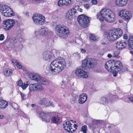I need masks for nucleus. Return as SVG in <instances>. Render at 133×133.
I'll list each match as a JSON object with an SVG mask.
<instances>
[{
	"label": "nucleus",
	"mask_w": 133,
	"mask_h": 133,
	"mask_svg": "<svg viewBox=\"0 0 133 133\" xmlns=\"http://www.w3.org/2000/svg\"><path fill=\"white\" fill-rule=\"evenodd\" d=\"M115 71H117V72L120 71L122 69V63L120 61H117L114 62V68Z\"/></svg>",
	"instance_id": "19"
},
{
	"label": "nucleus",
	"mask_w": 133,
	"mask_h": 133,
	"mask_svg": "<svg viewBox=\"0 0 133 133\" xmlns=\"http://www.w3.org/2000/svg\"><path fill=\"white\" fill-rule=\"evenodd\" d=\"M128 37V36L127 35V34H124L123 38L124 39H127Z\"/></svg>",
	"instance_id": "47"
},
{
	"label": "nucleus",
	"mask_w": 133,
	"mask_h": 133,
	"mask_svg": "<svg viewBox=\"0 0 133 133\" xmlns=\"http://www.w3.org/2000/svg\"><path fill=\"white\" fill-rule=\"evenodd\" d=\"M115 71V72H114L113 73L114 76L115 77L117 75V73L116 72V71Z\"/></svg>",
	"instance_id": "50"
},
{
	"label": "nucleus",
	"mask_w": 133,
	"mask_h": 133,
	"mask_svg": "<svg viewBox=\"0 0 133 133\" xmlns=\"http://www.w3.org/2000/svg\"><path fill=\"white\" fill-rule=\"evenodd\" d=\"M128 0H120L121 6H123L127 4Z\"/></svg>",
	"instance_id": "39"
},
{
	"label": "nucleus",
	"mask_w": 133,
	"mask_h": 133,
	"mask_svg": "<svg viewBox=\"0 0 133 133\" xmlns=\"http://www.w3.org/2000/svg\"><path fill=\"white\" fill-rule=\"evenodd\" d=\"M75 74L79 78H86L88 76L87 72L81 69H78L76 70L75 71Z\"/></svg>",
	"instance_id": "10"
},
{
	"label": "nucleus",
	"mask_w": 133,
	"mask_h": 133,
	"mask_svg": "<svg viewBox=\"0 0 133 133\" xmlns=\"http://www.w3.org/2000/svg\"><path fill=\"white\" fill-rule=\"evenodd\" d=\"M31 106L32 107H34L36 106L35 105V104H31Z\"/></svg>",
	"instance_id": "54"
},
{
	"label": "nucleus",
	"mask_w": 133,
	"mask_h": 133,
	"mask_svg": "<svg viewBox=\"0 0 133 133\" xmlns=\"http://www.w3.org/2000/svg\"><path fill=\"white\" fill-rule=\"evenodd\" d=\"M4 117V115L0 113V119H3Z\"/></svg>",
	"instance_id": "51"
},
{
	"label": "nucleus",
	"mask_w": 133,
	"mask_h": 133,
	"mask_svg": "<svg viewBox=\"0 0 133 133\" xmlns=\"http://www.w3.org/2000/svg\"><path fill=\"white\" fill-rule=\"evenodd\" d=\"M128 45L129 48L133 49V36H131L129 38Z\"/></svg>",
	"instance_id": "28"
},
{
	"label": "nucleus",
	"mask_w": 133,
	"mask_h": 133,
	"mask_svg": "<svg viewBox=\"0 0 133 133\" xmlns=\"http://www.w3.org/2000/svg\"><path fill=\"white\" fill-rule=\"evenodd\" d=\"M43 59L46 60H50L51 57V53L49 51L44 52L43 54Z\"/></svg>",
	"instance_id": "24"
},
{
	"label": "nucleus",
	"mask_w": 133,
	"mask_h": 133,
	"mask_svg": "<svg viewBox=\"0 0 133 133\" xmlns=\"http://www.w3.org/2000/svg\"><path fill=\"white\" fill-rule=\"evenodd\" d=\"M32 18L34 23L38 25H42L45 22V17L39 14L34 15Z\"/></svg>",
	"instance_id": "7"
},
{
	"label": "nucleus",
	"mask_w": 133,
	"mask_h": 133,
	"mask_svg": "<svg viewBox=\"0 0 133 133\" xmlns=\"http://www.w3.org/2000/svg\"><path fill=\"white\" fill-rule=\"evenodd\" d=\"M15 24V21L12 19L5 20L3 22V28L5 30H9L13 27Z\"/></svg>",
	"instance_id": "9"
},
{
	"label": "nucleus",
	"mask_w": 133,
	"mask_h": 133,
	"mask_svg": "<svg viewBox=\"0 0 133 133\" xmlns=\"http://www.w3.org/2000/svg\"><path fill=\"white\" fill-rule=\"evenodd\" d=\"M119 53L117 51H114L113 54V56L116 58H118L119 57Z\"/></svg>",
	"instance_id": "37"
},
{
	"label": "nucleus",
	"mask_w": 133,
	"mask_h": 133,
	"mask_svg": "<svg viewBox=\"0 0 133 133\" xmlns=\"http://www.w3.org/2000/svg\"><path fill=\"white\" fill-rule=\"evenodd\" d=\"M84 7L87 9H88L89 7V5L88 4H85L84 5Z\"/></svg>",
	"instance_id": "49"
},
{
	"label": "nucleus",
	"mask_w": 133,
	"mask_h": 133,
	"mask_svg": "<svg viewBox=\"0 0 133 133\" xmlns=\"http://www.w3.org/2000/svg\"><path fill=\"white\" fill-rule=\"evenodd\" d=\"M51 121L55 123H59L61 122V120L58 115L54 116L51 117Z\"/></svg>",
	"instance_id": "23"
},
{
	"label": "nucleus",
	"mask_w": 133,
	"mask_h": 133,
	"mask_svg": "<svg viewBox=\"0 0 133 133\" xmlns=\"http://www.w3.org/2000/svg\"><path fill=\"white\" fill-rule=\"evenodd\" d=\"M8 6L3 4L0 3V11L3 14L6 9V7Z\"/></svg>",
	"instance_id": "32"
},
{
	"label": "nucleus",
	"mask_w": 133,
	"mask_h": 133,
	"mask_svg": "<svg viewBox=\"0 0 133 133\" xmlns=\"http://www.w3.org/2000/svg\"><path fill=\"white\" fill-rule=\"evenodd\" d=\"M90 127L91 129H94L97 127V124L96 123L94 122L90 124Z\"/></svg>",
	"instance_id": "36"
},
{
	"label": "nucleus",
	"mask_w": 133,
	"mask_h": 133,
	"mask_svg": "<svg viewBox=\"0 0 133 133\" xmlns=\"http://www.w3.org/2000/svg\"><path fill=\"white\" fill-rule=\"evenodd\" d=\"M38 82L42 85H46L48 83L47 80L45 78L41 77Z\"/></svg>",
	"instance_id": "26"
},
{
	"label": "nucleus",
	"mask_w": 133,
	"mask_h": 133,
	"mask_svg": "<svg viewBox=\"0 0 133 133\" xmlns=\"http://www.w3.org/2000/svg\"><path fill=\"white\" fill-rule=\"evenodd\" d=\"M36 91H42L44 89L43 87L39 84L36 83Z\"/></svg>",
	"instance_id": "33"
},
{
	"label": "nucleus",
	"mask_w": 133,
	"mask_h": 133,
	"mask_svg": "<svg viewBox=\"0 0 133 133\" xmlns=\"http://www.w3.org/2000/svg\"><path fill=\"white\" fill-rule=\"evenodd\" d=\"M4 74L6 76H9L12 74V71L11 70L9 69H6L4 72Z\"/></svg>",
	"instance_id": "35"
},
{
	"label": "nucleus",
	"mask_w": 133,
	"mask_h": 133,
	"mask_svg": "<svg viewBox=\"0 0 133 133\" xmlns=\"http://www.w3.org/2000/svg\"><path fill=\"white\" fill-rule=\"evenodd\" d=\"M87 126L84 125L82 127L81 131L83 132L84 133H86L87 132Z\"/></svg>",
	"instance_id": "40"
},
{
	"label": "nucleus",
	"mask_w": 133,
	"mask_h": 133,
	"mask_svg": "<svg viewBox=\"0 0 133 133\" xmlns=\"http://www.w3.org/2000/svg\"><path fill=\"white\" fill-rule=\"evenodd\" d=\"M29 85L28 84H26L25 83H23L21 87L23 90H25Z\"/></svg>",
	"instance_id": "38"
},
{
	"label": "nucleus",
	"mask_w": 133,
	"mask_h": 133,
	"mask_svg": "<svg viewBox=\"0 0 133 133\" xmlns=\"http://www.w3.org/2000/svg\"><path fill=\"white\" fill-rule=\"evenodd\" d=\"M114 96L112 94H110L107 97H104L101 99V102L103 104L108 103L109 101H111L114 98Z\"/></svg>",
	"instance_id": "14"
},
{
	"label": "nucleus",
	"mask_w": 133,
	"mask_h": 133,
	"mask_svg": "<svg viewBox=\"0 0 133 133\" xmlns=\"http://www.w3.org/2000/svg\"><path fill=\"white\" fill-rule=\"evenodd\" d=\"M130 53L132 54H133V51H131Z\"/></svg>",
	"instance_id": "57"
},
{
	"label": "nucleus",
	"mask_w": 133,
	"mask_h": 133,
	"mask_svg": "<svg viewBox=\"0 0 133 133\" xmlns=\"http://www.w3.org/2000/svg\"><path fill=\"white\" fill-rule=\"evenodd\" d=\"M40 115L43 121H44L45 122H48L51 120V116L48 114H46L43 112H42L40 113Z\"/></svg>",
	"instance_id": "17"
},
{
	"label": "nucleus",
	"mask_w": 133,
	"mask_h": 133,
	"mask_svg": "<svg viewBox=\"0 0 133 133\" xmlns=\"http://www.w3.org/2000/svg\"><path fill=\"white\" fill-rule=\"evenodd\" d=\"M89 39L91 41L96 42L98 40V38H97L94 34L90 35Z\"/></svg>",
	"instance_id": "34"
},
{
	"label": "nucleus",
	"mask_w": 133,
	"mask_h": 133,
	"mask_svg": "<svg viewBox=\"0 0 133 133\" xmlns=\"http://www.w3.org/2000/svg\"><path fill=\"white\" fill-rule=\"evenodd\" d=\"M115 3L116 5L118 6H121L120 0H116Z\"/></svg>",
	"instance_id": "41"
},
{
	"label": "nucleus",
	"mask_w": 133,
	"mask_h": 133,
	"mask_svg": "<svg viewBox=\"0 0 133 133\" xmlns=\"http://www.w3.org/2000/svg\"><path fill=\"white\" fill-rule=\"evenodd\" d=\"M3 14L5 16L10 17L14 16V13L12 10L8 6L6 7V9Z\"/></svg>",
	"instance_id": "15"
},
{
	"label": "nucleus",
	"mask_w": 133,
	"mask_h": 133,
	"mask_svg": "<svg viewBox=\"0 0 133 133\" xmlns=\"http://www.w3.org/2000/svg\"><path fill=\"white\" fill-rule=\"evenodd\" d=\"M75 17L71 15L68 12L66 14V18L68 22L72 21Z\"/></svg>",
	"instance_id": "30"
},
{
	"label": "nucleus",
	"mask_w": 133,
	"mask_h": 133,
	"mask_svg": "<svg viewBox=\"0 0 133 133\" xmlns=\"http://www.w3.org/2000/svg\"><path fill=\"white\" fill-rule=\"evenodd\" d=\"M127 43L125 42L120 41L116 43V48L118 49H121L124 48L126 46Z\"/></svg>",
	"instance_id": "20"
},
{
	"label": "nucleus",
	"mask_w": 133,
	"mask_h": 133,
	"mask_svg": "<svg viewBox=\"0 0 133 133\" xmlns=\"http://www.w3.org/2000/svg\"><path fill=\"white\" fill-rule=\"evenodd\" d=\"M108 57L109 58L111 57H112V55L111 54H109L108 55Z\"/></svg>",
	"instance_id": "53"
},
{
	"label": "nucleus",
	"mask_w": 133,
	"mask_h": 133,
	"mask_svg": "<svg viewBox=\"0 0 133 133\" xmlns=\"http://www.w3.org/2000/svg\"><path fill=\"white\" fill-rule=\"evenodd\" d=\"M122 34V30L118 29L115 31H109L107 34V38L109 41H113L119 37Z\"/></svg>",
	"instance_id": "4"
},
{
	"label": "nucleus",
	"mask_w": 133,
	"mask_h": 133,
	"mask_svg": "<svg viewBox=\"0 0 133 133\" xmlns=\"http://www.w3.org/2000/svg\"><path fill=\"white\" fill-rule=\"evenodd\" d=\"M87 96L85 94L83 93L79 97L78 102L80 104H82L87 101Z\"/></svg>",
	"instance_id": "21"
},
{
	"label": "nucleus",
	"mask_w": 133,
	"mask_h": 133,
	"mask_svg": "<svg viewBox=\"0 0 133 133\" xmlns=\"http://www.w3.org/2000/svg\"><path fill=\"white\" fill-rule=\"evenodd\" d=\"M91 18L88 17L81 15L79 16L78 18V21L80 25L84 28L88 26Z\"/></svg>",
	"instance_id": "6"
},
{
	"label": "nucleus",
	"mask_w": 133,
	"mask_h": 133,
	"mask_svg": "<svg viewBox=\"0 0 133 133\" xmlns=\"http://www.w3.org/2000/svg\"><path fill=\"white\" fill-rule=\"evenodd\" d=\"M114 62L113 60H110L105 63V68L109 71H111L114 68Z\"/></svg>",
	"instance_id": "13"
},
{
	"label": "nucleus",
	"mask_w": 133,
	"mask_h": 133,
	"mask_svg": "<svg viewBox=\"0 0 133 133\" xmlns=\"http://www.w3.org/2000/svg\"><path fill=\"white\" fill-rule=\"evenodd\" d=\"M15 42H16V40H15Z\"/></svg>",
	"instance_id": "58"
},
{
	"label": "nucleus",
	"mask_w": 133,
	"mask_h": 133,
	"mask_svg": "<svg viewBox=\"0 0 133 133\" xmlns=\"http://www.w3.org/2000/svg\"><path fill=\"white\" fill-rule=\"evenodd\" d=\"M23 83L21 79H19L17 82L18 85L20 87L22 85Z\"/></svg>",
	"instance_id": "43"
},
{
	"label": "nucleus",
	"mask_w": 133,
	"mask_h": 133,
	"mask_svg": "<svg viewBox=\"0 0 133 133\" xmlns=\"http://www.w3.org/2000/svg\"><path fill=\"white\" fill-rule=\"evenodd\" d=\"M78 10L81 12H82V10L81 8L79 9Z\"/></svg>",
	"instance_id": "55"
},
{
	"label": "nucleus",
	"mask_w": 133,
	"mask_h": 133,
	"mask_svg": "<svg viewBox=\"0 0 133 133\" xmlns=\"http://www.w3.org/2000/svg\"><path fill=\"white\" fill-rule=\"evenodd\" d=\"M38 103L41 105H44L45 107L51 105V103L50 102L49 99L45 98L41 99L39 101Z\"/></svg>",
	"instance_id": "16"
},
{
	"label": "nucleus",
	"mask_w": 133,
	"mask_h": 133,
	"mask_svg": "<svg viewBox=\"0 0 133 133\" xmlns=\"http://www.w3.org/2000/svg\"><path fill=\"white\" fill-rule=\"evenodd\" d=\"M73 121L71 120L66 122L63 125L64 128L65 130L69 132H72L77 129V125L76 124L73 125Z\"/></svg>",
	"instance_id": "8"
},
{
	"label": "nucleus",
	"mask_w": 133,
	"mask_h": 133,
	"mask_svg": "<svg viewBox=\"0 0 133 133\" xmlns=\"http://www.w3.org/2000/svg\"><path fill=\"white\" fill-rule=\"evenodd\" d=\"M68 12L75 17V16L77 14L76 10L74 8L70 9Z\"/></svg>",
	"instance_id": "31"
},
{
	"label": "nucleus",
	"mask_w": 133,
	"mask_h": 133,
	"mask_svg": "<svg viewBox=\"0 0 133 133\" xmlns=\"http://www.w3.org/2000/svg\"><path fill=\"white\" fill-rule=\"evenodd\" d=\"M71 3V0H59L57 4L58 6L61 7L64 5H69Z\"/></svg>",
	"instance_id": "18"
},
{
	"label": "nucleus",
	"mask_w": 133,
	"mask_h": 133,
	"mask_svg": "<svg viewBox=\"0 0 133 133\" xmlns=\"http://www.w3.org/2000/svg\"><path fill=\"white\" fill-rule=\"evenodd\" d=\"M58 51H57L55 49H52V53L53 54V55H55L57 54V53L58 52Z\"/></svg>",
	"instance_id": "44"
},
{
	"label": "nucleus",
	"mask_w": 133,
	"mask_h": 133,
	"mask_svg": "<svg viewBox=\"0 0 133 133\" xmlns=\"http://www.w3.org/2000/svg\"><path fill=\"white\" fill-rule=\"evenodd\" d=\"M4 36L3 34L0 35V41H2L4 39Z\"/></svg>",
	"instance_id": "45"
},
{
	"label": "nucleus",
	"mask_w": 133,
	"mask_h": 133,
	"mask_svg": "<svg viewBox=\"0 0 133 133\" xmlns=\"http://www.w3.org/2000/svg\"><path fill=\"white\" fill-rule=\"evenodd\" d=\"M81 52L82 53H84L86 52V50L85 49H81Z\"/></svg>",
	"instance_id": "48"
},
{
	"label": "nucleus",
	"mask_w": 133,
	"mask_h": 133,
	"mask_svg": "<svg viewBox=\"0 0 133 133\" xmlns=\"http://www.w3.org/2000/svg\"><path fill=\"white\" fill-rule=\"evenodd\" d=\"M12 62L14 66H16L19 69L22 68V65L20 63H19L16 60L13 59L12 61Z\"/></svg>",
	"instance_id": "29"
},
{
	"label": "nucleus",
	"mask_w": 133,
	"mask_h": 133,
	"mask_svg": "<svg viewBox=\"0 0 133 133\" xmlns=\"http://www.w3.org/2000/svg\"><path fill=\"white\" fill-rule=\"evenodd\" d=\"M36 83L31 84L29 86V94H31L32 91H36Z\"/></svg>",
	"instance_id": "27"
},
{
	"label": "nucleus",
	"mask_w": 133,
	"mask_h": 133,
	"mask_svg": "<svg viewBox=\"0 0 133 133\" xmlns=\"http://www.w3.org/2000/svg\"><path fill=\"white\" fill-rule=\"evenodd\" d=\"M97 18L102 22L104 20L108 22H114L115 19V14L111 10L105 9L102 10L97 15Z\"/></svg>",
	"instance_id": "2"
},
{
	"label": "nucleus",
	"mask_w": 133,
	"mask_h": 133,
	"mask_svg": "<svg viewBox=\"0 0 133 133\" xmlns=\"http://www.w3.org/2000/svg\"><path fill=\"white\" fill-rule=\"evenodd\" d=\"M97 61L94 58H86L82 61V66L86 69L93 68L97 64Z\"/></svg>",
	"instance_id": "5"
},
{
	"label": "nucleus",
	"mask_w": 133,
	"mask_h": 133,
	"mask_svg": "<svg viewBox=\"0 0 133 133\" xmlns=\"http://www.w3.org/2000/svg\"><path fill=\"white\" fill-rule=\"evenodd\" d=\"M20 93L22 98L23 100L25 99L26 98V95L21 92H20Z\"/></svg>",
	"instance_id": "42"
},
{
	"label": "nucleus",
	"mask_w": 133,
	"mask_h": 133,
	"mask_svg": "<svg viewBox=\"0 0 133 133\" xmlns=\"http://www.w3.org/2000/svg\"><path fill=\"white\" fill-rule=\"evenodd\" d=\"M38 33L42 36L49 35L52 33V32L47 27L42 26L38 31Z\"/></svg>",
	"instance_id": "11"
},
{
	"label": "nucleus",
	"mask_w": 133,
	"mask_h": 133,
	"mask_svg": "<svg viewBox=\"0 0 133 133\" xmlns=\"http://www.w3.org/2000/svg\"><path fill=\"white\" fill-rule=\"evenodd\" d=\"M131 61H132V59H131Z\"/></svg>",
	"instance_id": "59"
},
{
	"label": "nucleus",
	"mask_w": 133,
	"mask_h": 133,
	"mask_svg": "<svg viewBox=\"0 0 133 133\" xmlns=\"http://www.w3.org/2000/svg\"><path fill=\"white\" fill-rule=\"evenodd\" d=\"M29 77L31 79L36 81L38 82L41 78L39 75L34 73L30 74L29 75Z\"/></svg>",
	"instance_id": "22"
},
{
	"label": "nucleus",
	"mask_w": 133,
	"mask_h": 133,
	"mask_svg": "<svg viewBox=\"0 0 133 133\" xmlns=\"http://www.w3.org/2000/svg\"><path fill=\"white\" fill-rule=\"evenodd\" d=\"M129 12L123 9L119 11V15L124 17V19L125 20H128L130 19V17L129 15Z\"/></svg>",
	"instance_id": "12"
},
{
	"label": "nucleus",
	"mask_w": 133,
	"mask_h": 133,
	"mask_svg": "<svg viewBox=\"0 0 133 133\" xmlns=\"http://www.w3.org/2000/svg\"><path fill=\"white\" fill-rule=\"evenodd\" d=\"M81 0L82 1H83L84 2H85V1H87L89 0Z\"/></svg>",
	"instance_id": "56"
},
{
	"label": "nucleus",
	"mask_w": 133,
	"mask_h": 133,
	"mask_svg": "<svg viewBox=\"0 0 133 133\" xmlns=\"http://www.w3.org/2000/svg\"><path fill=\"white\" fill-rule=\"evenodd\" d=\"M128 98L131 102H133V97H128Z\"/></svg>",
	"instance_id": "52"
},
{
	"label": "nucleus",
	"mask_w": 133,
	"mask_h": 133,
	"mask_svg": "<svg viewBox=\"0 0 133 133\" xmlns=\"http://www.w3.org/2000/svg\"><path fill=\"white\" fill-rule=\"evenodd\" d=\"M8 104L6 101L4 100H0V107L2 109H4L8 106Z\"/></svg>",
	"instance_id": "25"
},
{
	"label": "nucleus",
	"mask_w": 133,
	"mask_h": 133,
	"mask_svg": "<svg viewBox=\"0 0 133 133\" xmlns=\"http://www.w3.org/2000/svg\"><path fill=\"white\" fill-rule=\"evenodd\" d=\"M56 29L58 36L62 38H65L70 34L69 28L64 25H58L56 26Z\"/></svg>",
	"instance_id": "3"
},
{
	"label": "nucleus",
	"mask_w": 133,
	"mask_h": 133,
	"mask_svg": "<svg viewBox=\"0 0 133 133\" xmlns=\"http://www.w3.org/2000/svg\"><path fill=\"white\" fill-rule=\"evenodd\" d=\"M91 2L93 4H96L97 3V0H92Z\"/></svg>",
	"instance_id": "46"
},
{
	"label": "nucleus",
	"mask_w": 133,
	"mask_h": 133,
	"mask_svg": "<svg viewBox=\"0 0 133 133\" xmlns=\"http://www.w3.org/2000/svg\"><path fill=\"white\" fill-rule=\"evenodd\" d=\"M66 64L64 59L58 57L52 62L50 65L49 71L53 75L58 74L65 67Z\"/></svg>",
	"instance_id": "1"
}]
</instances>
